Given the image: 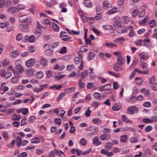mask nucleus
Masks as SVG:
<instances>
[{
    "mask_svg": "<svg viewBox=\"0 0 157 157\" xmlns=\"http://www.w3.org/2000/svg\"><path fill=\"white\" fill-rule=\"evenodd\" d=\"M19 21L21 23H26L27 25H29L32 24V19L26 14H23L18 17Z\"/></svg>",
    "mask_w": 157,
    "mask_h": 157,
    "instance_id": "1",
    "label": "nucleus"
},
{
    "mask_svg": "<svg viewBox=\"0 0 157 157\" xmlns=\"http://www.w3.org/2000/svg\"><path fill=\"white\" fill-rule=\"evenodd\" d=\"M138 109L139 108L136 106H132L127 108L126 112L128 114L132 115L137 113Z\"/></svg>",
    "mask_w": 157,
    "mask_h": 157,
    "instance_id": "2",
    "label": "nucleus"
},
{
    "mask_svg": "<svg viewBox=\"0 0 157 157\" xmlns=\"http://www.w3.org/2000/svg\"><path fill=\"white\" fill-rule=\"evenodd\" d=\"M13 73L16 76L12 78L11 79L10 81L12 83L15 84L17 83L18 81V78L20 77V75L18 72H17L15 70H12Z\"/></svg>",
    "mask_w": 157,
    "mask_h": 157,
    "instance_id": "3",
    "label": "nucleus"
},
{
    "mask_svg": "<svg viewBox=\"0 0 157 157\" xmlns=\"http://www.w3.org/2000/svg\"><path fill=\"white\" fill-rule=\"evenodd\" d=\"M111 89V85L110 84H107L104 86H100L98 87V90L101 92L105 91H109Z\"/></svg>",
    "mask_w": 157,
    "mask_h": 157,
    "instance_id": "4",
    "label": "nucleus"
},
{
    "mask_svg": "<svg viewBox=\"0 0 157 157\" xmlns=\"http://www.w3.org/2000/svg\"><path fill=\"white\" fill-rule=\"evenodd\" d=\"M36 63V60L34 58H30L25 62V66L28 67L33 66Z\"/></svg>",
    "mask_w": 157,
    "mask_h": 157,
    "instance_id": "5",
    "label": "nucleus"
},
{
    "mask_svg": "<svg viewBox=\"0 0 157 157\" xmlns=\"http://www.w3.org/2000/svg\"><path fill=\"white\" fill-rule=\"evenodd\" d=\"M120 19L119 16H116L114 18L113 21L114 23L113 25L115 27H121L122 25L121 21L118 20Z\"/></svg>",
    "mask_w": 157,
    "mask_h": 157,
    "instance_id": "6",
    "label": "nucleus"
},
{
    "mask_svg": "<svg viewBox=\"0 0 157 157\" xmlns=\"http://www.w3.org/2000/svg\"><path fill=\"white\" fill-rule=\"evenodd\" d=\"M139 10L136 7L132 8L129 11V13L132 15V16L135 17L136 16L138 13Z\"/></svg>",
    "mask_w": 157,
    "mask_h": 157,
    "instance_id": "7",
    "label": "nucleus"
},
{
    "mask_svg": "<svg viewBox=\"0 0 157 157\" xmlns=\"http://www.w3.org/2000/svg\"><path fill=\"white\" fill-rule=\"evenodd\" d=\"M124 68L118 63L115 64L113 66V69L116 71H123Z\"/></svg>",
    "mask_w": 157,
    "mask_h": 157,
    "instance_id": "8",
    "label": "nucleus"
},
{
    "mask_svg": "<svg viewBox=\"0 0 157 157\" xmlns=\"http://www.w3.org/2000/svg\"><path fill=\"white\" fill-rule=\"evenodd\" d=\"M93 144L95 146H98L101 144L98 136H95L93 139Z\"/></svg>",
    "mask_w": 157,
    "mask_h": 157,
    "instance_id": "9",
    "label": "nucleus"
},
{
    "mask_svg": "<svg viewBox=\"0 0 157 157\" xmlns=\"http://www.w3.org/2000/svg\"><path fill=\"white\" fill-rule=\"evenodd\" d=\"M111 136L110 134H105L102 133L100 136V138L101 140H108L110 138Z\"/></svg>",
    "mask_w": 157,
    "mask_h": 157,
    "instance_id": "10",
    "label": "nucleus"
},
{
    "mask_svg": "<svg viewBox=\"0 0 157 157\" xmlns=\"http://www.w3.org/2000/svg\"><path fill=\"white\" fill-rule=\"evenodd\" d=\"M15 68L19 74L23 73L24 71V69L22 65L21 64H18L16 65Z\"/></svg>",
    "mask_w": 157,
    "mask_h": 157,
    "instance_id": "11",
    "label": "nucleus"
},
{
    "mask_svg": "<svg viewBox=\"0 0 157 157\" xmlns=\"http://www.w3.org/2000/svg\"><path fill=\"white\" fill-rule=\"evenodd\" d=\"M25 73L27 76L30 77L33 73V70L32 68H28L26 70Z\"/></svg>",
    "mask_w": 157,
    "mask_h": 157,
    "instance_id": "12",
    "label": "nucleus"
},
{
    "mask_svg": "<svg viewBox=\"0 0 157 157\" xmlns=\"http://www.w3.org/2000/svg\"><path fill=\"white\" fill-rule=\"evenodd\" d=\"M127 28H128V29L130 30L128 35V36L129 37H132L135 35V33L133 30V27L132 26H130L127 27Z\"/></svg>",
    "mask_w": 157,
    "mask_h": 157,
    "instance_id": "13",
    "label": "nucleus"
},
{
    "mask_svg": "<svg viewBox=\"0 0 157 157\" xmlns=\"http://www.w3.org/2000/svg\"><path fill=\"white\" fill-rule=\"evenodd\" d=\"M136 73L137 72L140 74L147 75L148 73L149 69H144L143 71L140 70L137 68H135L134 69Z\"/></svg>",
    "mask_w": 157,
    "mask_h": 157,
    "instance_id": "14",
    "label": "nucleus"
},
{
    "mask_svg": "<svg viewBox=\"0 0 157 157\" xmlns=\"http://www.w3.org/2000/svg\"><path fill=\"white\" fill-rule=\"evenodd\" d=\"M139 56L140 59H146L148 58V56L147 54L144 52L140 53L139 54Z\"/></svg>",
    "mask_w": 157,
    "mask_h": 157,
    "instance_id": "15",
    "label": "nucleus"
},
{
    "mask_svg": "<svg viewBox=\"0 0 157 157\" xmlns=\"http://www.w3.org/2000/svg\"><path fill=\"white\" fill-rule=\"evenodd\" d=\"M41 23L44 25H51L52 24L50 20L48 18H44L41 21Z\"/></svg>",
    "mask_w": 157,
    "mask_h": 157,
    "instance_id": "16",
    "label": "nucleus"
},
{
    "mask_svg": "<svg viewBox=\"0 0 157 157\" xmlns=\"http://www.w3.org/2000/svg\"><path fill=\"white\" fill-rule=\"evenodd\" d=\"M117 63L120 65H122L124 64V60L123 57L121 56H118L117 59Z\"/></svg>",
    "mask_w": 157,
    "mask_h": 157,
    "instance_id": "17",
    "label": "nucleus"
},
{
    "mask_svg": "<svg viewBox=\"0 0 157 157\" xmlns=\"http://www.w3.org/2000/svg\"><path fill=\"white\" fill-rule=\"evenodd\" d=\"M83 4L87 7H91L92 6V4L90 0H84Z\"/></svg>",
    "mask_w": 157,
    "mask_h": 157,
    "instance_id": "18",
    "label": "nucleus"
},
{
    "mask_svg": "<svg viewBox=\"0 0 157 157\" xmlns=\"http://www.w3.org/2000/svg\"><path fill=\"white\" fill-rule=\"evenodd\" d=\"M128 139V135L126 134H124L121 136L120 141L122 143H125L127 142Z\"/></svg>",
    "mask_w": 157,
    "mask_h": 157,
    "instance_id": "19",
    "label": "nucleus"
},
{
    "mask_svg": "<svg viewBox=\"0 0 157 157\" xmlns=\"http://www.w3.org/2000/svg\"><path fill=\"white\" fill-rule=\"evenodd\" d=\"M117 12V8L116 7H114L107 12V14L108 15L113 14Z\"/></svg>",
    "mask_w": 157,
    "mask_h": 157,
    "instance_id": "20",
    "label": "nucleus"
},
{
    "mask_svg": "<svg viewBox=\"0 0 157 157\" xmlns=\"http://www.w3.org/2000/svg\"><path fill=\"white\" fill-rule=\"evenodd\" d=\"M92 121L94 124L97 125H100L101 123V121L98 118L93 119Z\"/></svg>",
    "mask_w": 157,
    "mask_h": 157,
    "instance_id": "21",
    "label": "nucleus"
},
{
    "mask_svg": "<svg viewBox=\"0 0 157 157\" xmlns=\"http://www.w3.org/2000/svg\"><path fill=\"white\" fill-rule=\"evenodd\" d=\"M88 74V72L87 70H85L83 71L80 75L81 77L82 78V80H84V78L86 77Z\"/></svg>",
    "mask_w": 157,
    "mask_h": 157,
    "instance_id": "22",
    "label": "nucleus"
},
{
    "mask_svg": "<svg viewBox=\"0 0 157 157\" xmlns=\"http://www.w3.org/2000/svg\"><path fill=\"white\" fill-rule=\"evenodd\" d=\"M123 23L125 24H128L129 20V17L127 16H123L121 19Z\"/></svg>",
    "mask_w": 157,
    "mask_h": 157,
    "instance_id": "23",
    "label": "nucleus"
},
{
    "mask_svg": "<svg viewBox=\"0 0 157 157\" xmlns=\"http://www.w3.org/2000/svg\"><path fill=\"white\" fill-rule=\"evenodd\" d=\"M125 40V39L124 37H121L120 38H118L114 40L113 41L117 43H121L122 42L124 41Z\"/></svg>",
    "mask_w": 157,
    "mask_h": 157,
    "instance_id": "24",
    "label": "nucleus"
},
{
    "mask_svg": "<svg viewBox=\"0 0 157 157\" xmlns=\"http://www.w3.org/2000/svg\"><path fill=\"white\" fill-rule=\"evenodd\" d=\"M40 61L41 64L44 66H45L47 64V61L43 57L41 56L40 59Z\"/></svg>",
    "mask_w": 157,
    "mask_h": 157,
    "instance_id": "25",
    "label": "nucleus"
},
{
    "mask_svg": "<svg viewBox=\"0 0 157 157\" xmlns=\"http://www.w3.org/2000/svg\"><path fill=\"white\" fill-rule=\"evenodd\" d=\"M21 118V116L17 114H15L12 115L11 117V119L13 120L18 121L20 120Z\"/></svg>",
    "mask_w": 157,
    "mask_h": 157,
    "instance_id": "26",
    "label": "nucleus"
},
{
    "mask_svg": "<svg viewBox=\"0 0 157 157\" xmlns=\"http://www.w3.org/2000/svg\"><path fill=\"white\" fill-rule=\"evenodd\" d=\"M36 39V37L34 35H31L29 36L28 42L31 43H34Z\"/></svg>",
    "mask_w": 157,
    "mask_h": 157,
    "instance_id": "27",
    "label": "nucleus"
},
{
    "mask_svg": "<svg viewBox=\"0 0 157 157\" xmlns=\"http://www.w3.org/2000/svg\"><path fill=\"white\" fill-rule=\"evenodd\" d=\"M44 74L41 71L37 72L36 74V77L39 79L41 78L44 77Z\"/></svg>",
    "mask_w": 157,
    "mask_h": 157,
    "instance_id": "28",
    "label": "nucleus"
},
{
    "mask_svg": "<svg viewBox=\"0 0 157 157\" xmlns=\"http://www.w3.org/2000/svg\"><path fill=\"white\" fill-rule=\"evenodd\" d=\"M94 98L97 100H100L102 98L101 94L98 92H94Z\"/></svg>",
    "mask_w": 157,
    "mask_h": 157,
    "instance_id": "29",
    "label": "nucleus"
},
{
    "mask_svg": "<svg viewBox=\"0 0 157 157\" xmlns=\"http://www.w3.org/2000/svg\"><path fill=\"white\" fill-rule=\"evenodd\" d=\"M108 73L109 75L113 76L115 78H119L121 77L120 74L119 73H116L110 71H108Z\"/></svg>",
    "mask_w": 157,
    "mask_h": 157,
    "instance_id": "30",
    "label": "nucleus"
},
{
    "mask_svg": "<svg viewBox=\"0 0 157 157\" xmlns=\"http://www.w3.org/2000/svg\"><path fill=\"white\" fill-rule=\"evenodd\" d=\"M123 130L124 131H131L134 132H135V129H134L133 128L130 127H125L123 128Z\"/></svg>",
    "mask_w": 157,
    "mask_h": 157,
    "instance_id": "31",
    "label": "nucleus"
},
{
    "mask_svg": "<svg viewBox=\"0 0 157 157\" xmlns=\"http://www.w3.org/2000/svg\"><path fill=\"white\" fill-rule=\"evenodd\" d=\"M52 28L56 32H58L59 30V27L54 22H52Z\"/></svg>",
    "mask_w": 157,
    "mask_h": 157,
    "instance_id": "32",
    "label": "nucleus"
},
{
    "mask_svg": "<svg viewBox=\"0 0 157 157\" xmlns=\"http://www.w3.org/2000/svg\"><path fill=\"white\" fill-rule=\"evenodd\" d=\"M79 143L81 146H84L87 144V141L84 138H82L80 140Z\"/></svg>",
    "mask_w": 157,
    "mask_h": 157,
    "instance_id": "33",
    "label": "nucleus"
},
{
    "mask_svg": "<svg viewBox=\"0 0 157 157\" xmlns=\"http://www.w3.org/2000/svg\"><path fill=\"white\" fill-rule=\"evenodd\" d=\"M137 98L136 97L134 96H132L130 97L127 101L128 102L133 103L135 102Z\"/></svg>",
    "mask_w": 157,
    "mask_h": 157,
    "instance_id": "34",
    "label": "nucleus"
},
{
    "mask_svg": "<svg viewBox=\"0 0 157 157\" xmlns=\"http://www.w3.org/2000/svg\"><path fill=\"white\" fill-rule=\"evenodd\" d=\"M104 45L109 48H112L116 47L117 46L116 44L112 43H107L104 44Z\"/></svg>",
    "mask_w": 157,
    "mask_h": 157,
    "instance_id": "35",
    "label": "nucleus"
},
{
    "mask_svg": "<svg viewBox=\"0 0 157 157\" xmlns=\"http://www.w3.org/2000/svg\"><path fill=\"white\" fill-rule=\"evenodd\" d=\"M122 118L123 121L127 123H132V121L131 120L128 119V118L125 115H122Z\"/></svg>",
    "mask_w": 157,
    "mask_h": 157,
    "instance_id": "36",
    "label": "nucleus"
},
{
    "mask_svg": "<svg viewBox=\"0 0 157 157\" xmlns=\"http://www.w3.org/2000/svg\"><path fill=\"white\" fill-rule=\"evenodd\" d=\"M9 22L8 21H5L3 23H0V28L2 29H4L9 25Z\"/></svg>",
    "mask_w": 157,
    "mask_h": 157,
    "instance_id": "37",
    "label": "nucleus"
},
{
    "mask_svg": "<svg viewBox=\"0 0 157 157\" xmlns=\"http://www.w3.org/2000/svg\"><path fill=\"white\" fill-rule=\"evenodd\" d=\"M150 90L148 89H146L145 88H143L140 90V92L144 93L146 95H147L150 94Z\"/></svg>",
    "mask_w": 157,
    "mask_h": 157,
    "instance_id": "38",
    "label": "nucleus"
},
{
    "mask_svg": "<svg viewBox=\"0 0 157 157\" xmlns=\"http://www.w3.org/2000/svg\"><path fill=\"white\" fill-rule=\"evenodd\" d=\"M16 9H17V11L18 10H24L25 8V6L21 4H19L16 7Z\"/></svg>",
    "mask_w": 157,
    "mask_h": 157,
    "instance_id": "39",
    "label": "nucleus"
},
{
    "mask_svg": "<svg viewBox=\"0 0 157 157\" xmlns=\"http://www.w3.org/2000/svg\"><path fill=\"white\" fill-rule=\"evenodd\" d=\"M103 29L105 30H110L113 29V27L110 25H103L102 26Z\"/></svg>",
    "mask_w": 157,
    "mask_h": 157,
    "instance_id": "40",
    "label": "nucleus"
},
{
    "mask_svg": "<svg viewBox=\"0 0 157 157\" xmlns=\"http://www.w3.org/2000/svg\"><path fill=\"white\" fill-rule=\"evenodd\" d=\"M31 143L33 144H37L39 143L40 141V139L39 138L35 137L33 138L31 140Z\"/></svg>",
    "mask_w": 157,
    "mask_h": 157,
    "instance_id": "41",
    "label": "nucleus"
},
{
    "mask_svg": "<svg viewBox=\"0 0 157 157\" xmlns=\"http://www.w3.org/2000/svg\"><path fill=\"white\" fill-rule=\"evenodd\" d=\"M81 19L83 23H86L87 22L88 17L86 16L84 14H80Z\"/></svg>",
    "mask_w": 157,
    "mask_h": 157,
    "instance_id": "42",
    "label": "nucleus"
},
{
    "mask_svg": "<svg viewBox=\"0 0 157 157\" xmlns=\"http://www.w3.org/2000/svg\"><path fill=\"white\" fill-rule=\"evenodd\" d=\"M145 10L144 9H143L140 11L138 13V17H142L144 16L145 14Z\"/></svg>",
    "mask_w": 157,
    "mask_h": 157,
    "instance_id": "43",
    "label": "nucleus"
},
{
    "mask_svg": "<svg viewBox=\"0 0 157 157\" xmlns=\"http://www.w3.org/2000/svg\"><path fill=\"white\" fill-rule=\"evenodd\" d=\"M143 80H142L140 78L136 77L135 78V82L137 84H140L143 83Z\"/></svg>",
    "mask_w": 157,
    "mask_h": 157,
    "instance_id": "44",
    "label": "nucleus"
},
{
    "mask_svg": "<svg viewBox=\"0 0 157 157\" xmlns=\"http://www.w3.org/2000/svg\"><path fill=\"white\" fill-rule=\"evenodd\" d=\"M143 122L146 124L152 123V121L151 119H150L147 118H144L142 120Z\"/></svg>",
    "mask_w": 157,
    "mask_h": 157,
    "instance_id": "45",
    "label": "nucleus"
},
{
    "mask_svg": "<svg viewBox=\"0 0 157 157\" xmlns=\"http://www.w3.org/2000/svg\"><path fill=\"white\" fill-rule=\"evenodd\" d=\"M7 10L8 12L11 13H15L17 12L16 7L13 8L12 7H10L8 8Z\"/></svg>",
    "mask_w": 157,
    "mask_h": 157,
    "instance_id": "46",
    "label": "nucleus"
},
{
    "mask_svg": "<svg viewBox=\"0 0 157 157\" xmlns=\"http://www.w3.org/2000/svg\"><path fill=\"white\" fill-rule=\"evenodd\" d=\"M101 103V101H95L93 103L92 105L93 107H94L96 108H97L100 105Z\"/></svg>",
    "mask_w": 157,
    "mask_h": 157,
    "instance_id": "47",
    "label": "nucleus"
},
{
    "mask_svg": "<svg viewBox=\"0 0 157 157\" xmlns=\"http://www.w3.org/2000/svg\"><path fill=\"white\" fill-rule=\"evenodd\" d=\"M138 59L136 57L134 58V60L132 63V64L130 66V67L131 68H133L137 64V62H138Z\"/></svg>",
    "mask_w": 157,
    "mask_h": 157,
    "instance_id": "48",
    "label": "nucleus"
},
{
    "mask_svg": "<svg viewBox=\"0 0 157 157\" xmlns=\"http://www.w3.org/2000/svg\"><path fill=\"white\" fill-rule=\"evenodd\" d=\"M65 95V93L64 92H62L57 97L56 101H59Z\"/></svg>",
    "mask_w": 157,
    "mask_h": 157,
    "instance_id": "49",
    "label": "nucleus"
},
{
    "mask_svg": "<svg viewBox=\"0 0 157 157\" xmlns=\"http://www.w3.org/2000/svg\"><path fill=\"white\" fill-rule=\"evenodd\" d=\"M109 7V2L107 1H105L103 2V7L105 9H107Z\"/></svg>",
    "mask_w": 157,
    "mask_h": 157,
    "instance_id": "50",
    "label": "nucleus"
},
{
    "mask_svg": "<svg viewBox=\"0 0 157 157\" xmlns=\"http://www.w3.org/2000/svg\"><path fill=\"white\" fill-rule=\"evenodd\" d=\"M2 134L3 137L6 140L9 138L8 132L6 131H3L2 132Z\"/></svg>",
    "mask_w": 157,
    "mask_h": 157,
    "instance_id": "51",
    "label": "nucleus"
},
{
    "mask_svg": "<svg viewBox=\"0 0 157 157\" xmlns=\"http://www.w3.org/2000/svg\"><path fill=\"white\" fill-rule=\"evenodd\" d=\"M10 52L11 54V56L13 57H17L18 54V52L17 50L13 52L10 51Z\"/></svg>",
    "mask_w": 157,
    "mask_h": 157,
    "instance_id": "52",
    "label": "nucleus"
},
{
    "mask_svg": "<svg viewBox=\"0 0 157 157\" xmlns=\"http://www.w3.org/2000/svg\"><path fill=\"white\" fill-rule=\"evenodd\" d=\"M149 80L150 83L151 85L155 83L154 82H155L156 79L154 76H152L149 78Z\"/></svg>",
    "mask_w": 157,
    "mask_h": 157,
    "instance_id": "53",
    "label": "nucleus"
},
{
    "mask_svg": "<svg viewBox=\"0 0 157 157\" xmlns=\"http://www.w3.org/2000/svg\"><path fill=\"white\" fill-rule=\"evenodd\" d=\"M15 143V140H13L10 143L8 144L7 145V146L9 148H11L13 147Z\"/></svg>",
    "mask_w": 157,
    "mask_h": 157,
    "instance_id": "54",
    "label": "nucleus"
},
{
    "mask_svg": "<svg viewBox=\"0 0 157 157\" xmlns=\"http://www.w3.org/2000/svg\"><path fill=\"white\" fill-rule=\"evenodd\" d=\"M105 147L109 150L111 149L113 147L112 143L109 142L106 143L105 144Z\"/></svg>",
    "mask_w": 157,
    "mask_h": 157,
    "instance_id": "55",
    "label": "nucleus"
},
{
    "mask_svg": "<svg viewBox=\"0 0 157 157\" xmlns=\"http://www.w3.org/2000/svg\"><path fill=\"white\" fill-rule=\"evenodd\" d=\"M67 50L66 47L65 46H63L61 48L59 53L60 54L65 53L67 52Z\"/></svg>",
    "mask_w": 157,
    "mask_h": 157,
    "instance_id": "56",
    "label": "nucleus"
},
{
    "mask_svg": "<svg viewBox=\"0 0 157 157\" xmlns=\"http://www.w3.org/2000/svg\"><path fill=\"white\" fill-rule=\"evenodd\" d=\"M75 88L74 87H71L65 89L64 90L67 92L70 93L75 90Z\"/></svg>",
    "mask_w": 157,
    "mask_h": 157,
    "instance_id": "57",
    "label": "nucleus"
},
{
    "mask_svg": "<svg viewBox=\"0 0 157 157\" xmlns=\"http://www.w3.org/2000/svg\"><path fill=\"white\" fill-rule=\"evenodd\" d=\"M61 39L64 41L68 42L69 41L70 38H69L67 35L65 36H60Z\"/></svg>",
    "mask_w": 157,
    "mask_h": 157,
    "instance_id": "58",
    "label": "nucleus"
},
{
    "mask_svg": "<svg viewBox=\"0 0 157 157\" xmlns=\"http://www.w3.org/2000/svg\"><path fill=\"white\" fill-rule=\"evenodd\" d=\"M87 22L90 24H91L94 22V18L92 17H88Z\"/></svg>",
    "mask_w": 157,
    "mask_h": 157,
    "instance_id": "59",
    "label": "nucleus"
},
{
    "mask_svg": "<svg viewBox=\"0 0 157 157\" xmlns=\"http://www.w3.org/2000/svg\"><path fill=\"white\" fill-rule=\"evenodd\" d=\"M94 132H91V134L92 136L96 135L98 132L99 130L98 127H95L94 128Z\"/></svg>",
    "mask_w": 157,
    "mask_h": 157,
    "instance_id": "60",
    "label": "nucleus"
},
{
    "mask_svg": "<svg viewBox=\"0 0 157 157\" xmlns=\"http://www.w3.org/2000/svg\"><path fill=\"white\" fill-rule=\"evenodd\" d=\"M74 68V64H70L67 65L66 69L67 71H69Z\"/></svg>",
    "mask_w": 157,
    "mask_h": 157,
    "instance_id": "61",
    "label": "nucleus"
},
{
    "mask_svg": "<svg viewBox=\"0 0 157 157\" xmlns=\"http://www.w3.org/2000/svg\"><path fill=\"white\" fill-rule=\"evenodd\" d=\"M91 99V97L90 94H88L86 95V97H85V101H90Z\"/></svg>",
    "mask_w": 157,
    "mask_h": 157,
    "instance_id": "62",
    "label": "nucleus"
},
{
    "mask_svg": "<svg viewBox=\"0 0 157 157\" xmlns=\"http://www.w3.org/2000/svg\"><path fill=\"white\" fill-rule=\"evenodd\" d=\"M149 19V18L147 17H146L142 21L139 22L140 24L141 25H144L146 23Z\"/></svg>",
    "mask_w": 157,
    "mask_h": 157,
    "instance_id": "63",
    "label": "nucleus"
},
{
    "mask_svg": "<svg viewBox=\"0 0 157 157\" xmlns=\"http://www.w3.org/2000/svg\"><path fill=\"white\" fill-rule=\"evenodd\" d=\"M1 63L3 66L4 67L6 66L9 64V61L8 60L6 59H4L3 61Z\"/></svg>",
    "mask_w": 157,
    "mask_h": 157,
    "instance_id": "64",
    "label": "nucleus"
}]
</instances>
